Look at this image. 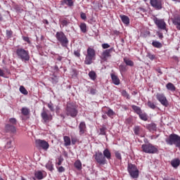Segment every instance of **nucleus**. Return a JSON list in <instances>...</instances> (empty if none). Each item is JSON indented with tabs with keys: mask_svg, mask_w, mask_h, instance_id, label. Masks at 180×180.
Masks as SVG:
<instances>
[{
	"mask_svg": "<svg viewBox=\"0 0 180 180\" xmlns=\"http://www.w3.org/2000/svg\"><path fill=\"white\" fill-rule=\"evenodd\" d=\"M84 64L91 65L96 60V51L92 47H89L85 55Z\"/></svg>",
	"mask_w": 180,
	"mask_h": 180,
	"instance_id": "1",
	"label": "nucleus"
},
{
	"mask_svg": "<svg viewBox=\"0 0 180 180\" xmlns=\"http://www.w3.org/2000/svg\"><path fill=\"white\" fill-rule=\"evenodd\" d=\"M15 53L18 58L22 60V61H25V63L30 60V55L29 54V51L23 48L17 49Z\"/></svg>",
	"mask_w": 180,
	"mask_h": 180,
	"instance_id": "2",
	"label": "nucleus"
},
{
	"mask_svg": "<svg viewBox=\"0 0 180 180\" xmlns=\"http://www.w3.org/2000/svg\"><path fill=\"white\" fill-rule=\"evenodd\" d=\"M141 150L146 154H157L158 153V146L152 143H145L141 146Z\"/></svg>",
	"mask_w": 180,
	"mask_h": 180,
	"instance_id": "3",
	"label": "nucleus"
},
{
	"mask_svg": "<svg viewBox=\"0 0 180 180\" xmlns=\"http://www.w3.org/2000/svg\"><path fill=\"white\" fill-rule=\"evenodd\" d=\"M167 144L169 146H176V147L180 148V136L175 134H172L169 136L168 138L165 139Z\"/></svg>",
	"mask_w": 180,
	"mask_h": 180,
	"instance_id": "4",
	"label": "nucleus"
},
{
	"mask_svg": "<svg viewBox=\"0 0 180 180\" xmlns=\"http://www.w3.org/2000/svg\"><path fill=\"white\" fill-rule=\"evenodd\" d=\"M56 38L59 41L63 47H67L68 46V39L65 36V34L63 32H58L56 34Z\"/></svg>",
	"mask_w": 180,
	"mask_h": 180,
	"instance_id": "5",
	"label": "nucleus"
},
{
	"mask_svg": "<svg viewBox=\"0 0 180 180\" xmlns=\"http://www.w3.org/2000/svg\"><path fill=\"white\" fill-rule=\"evenodd\" d=\"M127 170L131 178H139V169L136 165L129 163Z\"/></svg>",
	"mask_w": 180,
	"mask_h": 180,
	"instance_id": "6",
	"label": "nucleus"
},
{
	"mask_svg": "<svg viewBox=\"0 0 180 180\" xmlns=\"http://www.w3.org/2000/svg\"><path fill=\"white\" fill-rule=\"evenodd\" d=\"M66 112L68 116H71V117H76L77 115H78V110H77V107L71 104H68Z\"/></svg>",
	"mask_w": 180,
	"mask_h": 180,
	"instance_id": "7",
	"label": "nucleus"
},
{
	"mask_svg": "<svg viewBox=\"0 0 180 180\" xmlns=\"http://www.w3.org/2000/svg\"><path fill=\"white\" fill-rule=\"evenodd\" d=\"M96 162L100 165H105L106 164V159L103 156L102 152L98 150L94 155Z\"/></svg>",
	"mask_w": 180,
	"mask_h": 180,
	"instance_id": "8",
	"label": "nucleus"
},
{
	"mask_svg": "<svg viewBox=\"0 0 180 180\" xmlns=\"http://www.w3.org/2000/svg\"><path fill=\"white\" fill-rule=\"evenodd\" d=\"M154 23L161 30H165L167 29V23L164 21V19H160L157 17L153 18Z\"/></svg>",
	"mask_w": 180,
	"mask_h": 180,
	"instance_id": "9",
	"label": "nucleus"
},
{
	"mask_svg": "<svg viewBox=\"0 0 180 180\" xmlns=\"http://www.w3.org/2000/svg\"><path fill=\"white\" fill-rule=\"evenodd\" d=\"M36 145L37 147H38L39 148H41L45 151H47V150H49V148L50 147L49 142L41 139L36 140Z\"/></svg>",
	"mask_w": 180,
	"mask_h": 180,
	"instance_id": "10",
	"label": "nucleus"
},
{
	"mask_svg": "<svg viewBox=\"0 0 180 180\" xmlns=\"http://www.w3.org/2000/svg\"><path fill=\"white\" fill-rule=\"evenodd\" d=\"M150 4L153 8L156 11L162 9V0H149Z\"/></svg>",
	"mask_w": 180,
	"mask_h": 180,
	"instance_id": "11",
	"label": "nucleus"
},
{
	"mask_svg": "<svg viewBox=\"0 0 180 180\" xmlns=\"http://www.w3.org/2000/svg\"><path fill=\"white\" fill-rule=\"evenodd\" d=\"M114 51V48H110V49H106L103 51L101 56V60H103V61H107L109 57H112V55L110 53H112V51Z\"/></svg>",
	"mask_w": 180,
	"mask_h": 180,
	"instance_id": "12",
	"label": "nucleus"
},
{
	"mask_svg": "<svg viewBox=\"0 0 180 180\" xmlns=\"http://www.w3.org/2000/svg\"><path fill=\"white\" fill-rule=\"evenodd\" d=\"M156 98L163 106H168V100L163 94H157Z\"/></svg>",
	"mask_w": 180,
	"mask_h": 180,
	"instance_id": "13",
	"label": "nucleus"
},
{
	"mask_svg": "<svg viewBox=\"0 0 180 180\" xmlns=\"http://www.w3.org/2000/svg\"><path fill=\"white\" fill-rule=\"evenodd\" d=\"M41 116L45 123L50 122V120L53 119V116L51 114H48L47 112L44 110L41 112Z\"/></svg>",
	"mask_w": 180,
	"mask_h": 180,
	"instance_id": "14",
	"label": "nucleus"
},
{
	"mask_svg": "<svg viewBox=\"0 0 180 180\" xmlns=\"http://www.w3.org/2000/svg\"><path fill=\"white\" fill-rule=\"evenodd\" d=\"M5 131L6 133H15L16 131V128L13 125L6 124L5 126Z\"/></svg>",
	"mask_w": 180,
	"mask_h": 180,
	"instance_id": "15",
	"label": "nucleus"
},
{
	"mask_svg": "<svg viewBox=\"0 0 180 180\" xmlns=\"http://www.w3.org/2000/svg\"><path fill=\"white\" fill-rule=\"evenodd\" d=\"M79 134L82 135L85 131H86V125L85 124V122H80L79 125Z\"/></svg>",
	"mask_w": 180,
	"mask_h": 180,
	"instance_id": "16",
	"label": "nucleus"
},
{
	"mask_svg": "<svg viewBox=\"0 0 180 180\" xmlns=\"http://www.w3.org/2000/svg\"><path fill=\"white\" fill-rule=\"evenodd\" d=\"M103 155L105 157V160H111L112 159V153L109 149L106 148L103 151Z\"/></svg>",
	"mask_w": 180,
	"mask_h": 180,
	"instance_id": "17",
	"label": "nucleus"
},
{
	"mask_svg": "<svg viewBox=\"0 0 180 180\" xmlns=\"http://www.w3.org/2000/svg\"><path fill=\"white\" fill-rule=\"evenodd\" d=\"M173 24L176 26L177 30H180V16L174 17Z\"/></svg>",
	"mask_w": 180,
	"mask_h": 180,
	"instance_id": "18",
	"label": "nucleus"
},
{
	"mask_svg": "<svg viewBox=\"0 0 180 180\" xmlns=\"http://www.w3.org/2000/svg\"><path fill=\"white\" fill-rule=\"evenodd\" d=\"M111 79L112 81V84L115 85H119V84H120V79H119V77H117L115 74H111Z\"/></svg>",
	"mask_w": 180,
	"mask_h": 180,
	"instance_id": "19",
	"label": "nucleus"
},
{
	"mask_svg": "<svg viewBox=\"0 0 180 180\" xmlns=\"http://www.w3.org/2000/svg\"><path fill=\"white\" fill-rule=\"evenodd\" d=\"M120 17L124 25H129L130 23V18H129L127 15H121Z\"/></svg>",
	"mask_w": 180,
	"mask_h": 180,
	"instance_id": "20",
	"label": "nucleus"
},
{
	"mask_svg": "<svg viewBox=\"0 0 180 180\" xmlns=\"http://www.w3.org/2000/svg\"><path fill=\"white\" fill-rule=\"evenodd\" d=\"M166 88L168 91H171V92H175V91H176V87H175V85L171 82L166 84Z\"/></svg>",
	"mask_w": 180,
	"mask_h": 180,
	"instance_id": "21",
	"label": "nucleus"
},
{
	"mask_svg": "<svg viewBox=\"0 0 180 180\" xmlns=\"http://www.w3.org/2000/svg\"><path fill=\"white\" fill-rule=\"evenodd\" d=\"M64 146L65 147H68V146H71V139L70 136H63Z\"/></svg>",
	"mask_w": 180,
	"mask_h": 180,
	"instance_id": "22",
	"label": "nucleus"
},
{
	"mask_svg": "<svg viewBox=\"0 0 180 180\" xmlns=\"http://www.w3.org/2000/svg\"><path fill=\"white\" fill-rule=\"evenodd\" d=\"M171 165H172V167H173L174 168H178V167H179V165H180L179 159H174L172 160Z\"/></svg>",
	"mask_w": 180,
	"mask_h": 180,
	"instance_id": "23",
	"label": "nucleus"
},
{
	"mask_svg": "<svg viewBox=\"0 0 180 180\" xmlns=\"http://www.w3.org/2000/svg\"><path fill=\"white\" fill-rule=\"evenodd\" d=\"M124 63H125L126 65H129V67L134 66V62L127 58H124Z\"/></svg>",
	"mask_w": 180,
	"mask_h": 180,
	"instance_id": "24",
	"label": "nucleus"
},
{
	"mask_svg": "<svg viewBox=\"0 0 180 180\" xmlns=\"http://www.w3.org/2000/svg\"><path fill=\"white\" fill-rule=\"evenodd\" d=\"M34 176L37 179H43L44 176H43V172L41 171H37L34 172Z\"/></svg>",
	"mask_w": 180,
	"mask_h": 180,
	"instance_id": "25",
	"label": "nucleus"
},
{
	"mask_svg": "<svg viewBox=\"0 0 180 180\" xmlns=\"http://www.w3.org/2000/svg\"><path fill=\"white\" fill-rule=\"evenodd\" d=\"M75 168H77V169H78L79 171H80V169H82V163L81 162V160H77L75 162Z\"/></svg>",
	"mask_w": 180,
	"mask_h": 180,
	"instance_id": "26",
	"label": "nucleus"
},
{
	"mask_svg": "<svg viewBox=\"0 0 180 180\" xmlns=\"http://www.w3.org/2000/svg\"><path fill=\"white\" fill-rule=\"evenodd\" d=\"M139 116L140 119L141 120H143L144 122H147V120H148V118L147 117V114L143 112V111L139 115Z\"/></svg>",
	"mask_w": 180,
	"mask_h": 180,
	"instance_id": "27",
	"label": "nucleus"
},
{
	"mask_svg": "<svg viewBox=\"0 0 180 180\" xmlns=\"http://www.w3.org/2000/svg\"><path fill=\"white\" fill-rule=\"evenodd\" d=\"M152 45L153 46V47H155L156 49H161V47H162V44L157 41H153L152 42Z\"/></svg>",
	"mask_w": 180,
	"mask_h": 180,
	"instance_id": "28",
	"label": "nucleus"
},
{
	"mask_svg": "<svg viewBox=\"0 0 180 180\" xmlns=\"http://www.w3.org/2000/svg\"><path fill=\"white\" fill-rule=\"evenodd\" d=\"M89 77L92 79V81H95V79H96V72H95V71L89 72Z\"/></svg>",
	"mask_w": 180,
	"mask_h": 180,
	"instance_id": "29",
	"label": "nucleus"
},
{
	"mask_svg": "<svg viewBox=\"0 0 180 180\" xmlns=\"http://www.w3.org/2000/svg\"><path fill=\"white\" fill-rule=\"evenodd\" d=\"M132 109L134 110L135 113L137 115H139L143 111H141V108L137 105H132Z\"/></svg>",
	"mask_w": 180,
	"mask_h": 180,
	"instance_id": "30",
	"label": "nucleus"
},
{
	"mask_svg": "<svg viewBox=\"0 0 180 180\" xmlns=\"http://www.w3.org/2000/svg\"><path fill=\"white\" fill-rule=\"evenodd\" d=\"M141 131V128H140V127L139 126L134 127V134H136V136H139Z\"/></svg>",
	"mask_w": 180,
	"mask_h": 180,
	"instance_id": "31",
	"label": "nucleus"
},
{
	"mask_svg": "<svg viewBox=\"0 0 180 180\" xmlns=\"http://www.w3.org/2000/svg\"><path fill=\"white\" fill-rule=\"evenodd\" d=\"M79 27L82 33H86V24H85L84 22L81 23Z\"/></svg>",
	"mask_w": 180,
	"mask_h": 180,
	"instance_id": "32",
	"label": "nucleus"
},
{
	"mask_svg": "<svg viewBox=\"0 0 180 180\" xmlns=\"http://www.w3.org/2000/svg\"><path fill=\"white\" fill-rule=\"evenodd\" d=\"M63 2L68 6H74V1L73 0H63Z\"/></svg>",
	"mask_w": 180,
	"mask_h": 180,
	"instance_id": "33",
	"label": "nucleus"
},
{
	"mask_svg": "<svg viewBox=\"0 0 180 180\" xmlns=\"http://www.w3.org/2000/svg\"><path fill=\"white\" fill-rule=\"evenodd\" d=\"M21 113L24 116H27V115H29V113H30L29 109L27 108H22L21 109Z\"/></svg>",
	"mask_w": 180,
	"mask_h": 180,
	"instance_id": "34",
	"label": "nucleus"
},
{
	"mask_svg": "<svg viewBox=\"0 0 180 180\" xmlns=\"http://www.w3.org/2000/svg\"><path fill=\"white\" fill-rule=\"evenodd\" d=\"M150 131H155L157 130V125L155 124H150L148 125Z\"/></svg>",
	"mask_w": 180,
	"mask_h": 180,
	"instance_id": "35",
	"label": "nucleus"
},
{
	"mask_svg": "<svg viewBox=\"0 0 180 180\" xmlns=\"http://www.w3.org/2000/svg\"><path fill=\"white\" fill-rule=\"evenodd\" d=\"M20 92H21V94H22L23 95H27V94H29L27 90H26V89L23 86H20Z\"/></svg>",
	"mask_w": 180,
	"mask_h": 180,
	"instance_id": "36",
	"label": "nucleus"
},
{
	"mask_svg": "<svg viewBox=\"0 0 180 180\" xmlns=\"http://www.w3.org/2000/svg\"><path fill=\"white\" fill-rule=\"evenodd\" d=\"M46 167L47 168V169H49V171H53L54 169V167L53 165V163H51V162H49L46 165Z\"/></svg>",
	"mask_w": 180,
	"mask_h": 180,
	"instance_id": "37",
	"label": "nucleus"
},
{
	"mask_svg": "<svg viewBox=\"0 0 180 180\" xmlns=\"http://www.w3.org/2000/svg\"><path fill=\"white\" fill-rule=\"evenodd\" d=\"M148 106L150 109H155V108H157V105H155V104H154V103L151 102V101H148Z\"/></svg>",
	"mask_w": 180,
	"mask_h": 180,
	"instance_id": "38",
	"label": "nucleus"
},
{
	"mask_svg": "<svg viewBox=\"0 0 180 180\" xmlns=\"http://www.w3.org/2000/svg\"><path fill=\"white\" fill-rule=\"evenodd\" d=\"M120 72H126L127 71V68H126V65H120L119 66Z\"/></svg>",
	"mask_w": 180,
	"mask_h": 180,
	"instance_id": "39",
	"label": "nucleus"
},
{
	"mask_svg": "<svg viewBox=\"0 0 180 180\" xmlns=\"http://www.w3.org/2000/svg\"><path fill=\"white\" fill-rule=\"evenodd\" d=\"M115 155L117 160H120V161H122V154L120 153V152L115 151Z\"/></svg>",
	"mask_w": 180,
	"mask_h": 180,
	"instance_id": "40",
	"label": "nucleus"
},
{
	"mask_svg": "<svg viewBox=\"0 0 180 180\" xmlns=\"http://www.w3.org/2000/svg\"><path fill=\"white\" fill-rule=\"evenodd\" d=\"M6 150H9V148H12V141H7L5 146Z\"/></svg>",
	"mask_w": 180,
	"mask_h": 180,
	"instance_id": "41",
	"label": "nucleus"
},
{
	"mask_svg": "<svg viewBox=\"0 0 180 180\" xmlns=\"http://www.w3.org/2000/svg\"><path fill=\"white\" fill-rule=\"evenodd\" d=\"M106 115L109 116V117H112V116H115V112L112 111V109L109 108Z\"/></svg>",
	"mask_w": 180,
	"mask_h": 180,
	"instance_id": "42",
	"label": "nucleus"
},
{
	"mask_svg": "<svg viewBox=\"0 0 180 180\" xmlns=\"http://www.w3.org/2000/svg\"><path fill=\"white\" fill-rule=\"evenodd\" d=\"M61 25L64 27V26H68V25H70V21L67 20H62L60 21Z\"/></svg>",
	"mask_w": 180,
	"mask_h": 180,
	"instance_id": "43",
	"label": "nucleus"
},
{
	"mask_svg": "<svg viewBox=\"0 0 180 180\" xmlns=\"http://www.w3.org/2000/svg\"><path fill=\"white\" fill-rule=\"evenodd\" d=\"M12 34H13V32L12 30H6V37L7 39H11L12 37Z\"/></svg>",
	"mask_w": 180,
	"mask_h": 180,
	"instance_id": "44",
	"label": "nucleus"
},
{
	"mask_svg": "<svg viewBox=\"0 0 180 180\" xmlns=\"http://www.w3.org/2000/svg\"><path fill=\"white\" fill-rule=\"evenodd\" d=\"M100 134L105 136L106 134V127H103L100 129Z\"/></svg>",
	"mask_w": 180,
	"mask_h": 180,
	"instance_id": "45",
	"label": "nucleus"
},
{
	"mask_svg": "<svg viewBox=\"0 0 180 180\" xmlns=\"http://www.w3.org/2000/svg\"><path fill=\"white\" fill-rule=\"evenodd\" d=\"M56 168L58 169V172L61 173V172H65V168H64V167L63 166H56Z\"/></svg>",
	"mask_w": 180,
	"mask_h": 180,
	"instance_id": "46",
	"label": "nucleus"
},
{
	"mask_svg": "<svg viewBox=\"0 0 180 180\" xmlns=\"http://www.w3.org/2000/svg\"><path fill=\"white\" fill-rule=\"evenodd\" d=\"M71 141L73 146H75V144H77V142L78 141V139H77L76 136H71Z\"/></svg>",
	"mask_w": 180,
	"mask_h": 180,
	"instance_id": "47",
	"label": "nucleus"
},
{
	"mask_svg": "<svg viewBox=\"0 0 180 180\" xmlns=\"http://www.w3.org/2000/svg\"><path fill=\"white\" fill-rule=\"evenodd\" d=\"M8 122H9V123H11V124H13V126L16 124V123H18V121L16 120L15 118H10Z\"/></svg>",
	"mask_w": 180,
	"mask_h": 180,
	"instance_id": "48",
	"label": "nucleus"
},
{
	"mask_svg": "<svg viewBox=\"0 0 180 180\" xmlns=\"http://www.w3.org/2000/svg\"><path fill=\"white\" fill-rule=\"evenodd\" d=\"M122 96H124L127 99H129V94H127V91H126V90L122 91Z\"/></svg>",
	"mask_w": 180,
	"mask_h": 180,
	"instance_id": "49",
	"label": "nucleus"
},
{
	"mask_svg": "<svg viewBox=\"0 0 180 180\" xmlns=\"http://www.w3.org/2000/svg\"><path fill=\"white\" fill-rule=\"evenodd\" d=\"M48 108L50 109L51 112H54V107L53 106V103H49Z\"/></svg>",
	"mask_w": 180,
	"mask_h": 180,
	"instance_id": "50",
	"label": "nucleus"
},
{
	"mask_svg": "<svg viewBox=\"0 0 180 180\" xmlns=\"http://www.w3.org/2000/svg\"><path fill=\"white\" fill-rule=\"evenodd\" d=\"M80 18H81L83 20H86V14H85L84 13H81V14H80Z\"/></svg>",
	"mask_w": 180,
	"mask_h": 180,
	"instance_id": "51",
	"label": "nucleus"
},
{
	"mask_svg": "<svg viewBox=\"0 0 180 180\" xmlns=\"http://www.w3.org/2000/svg\"><path fill=\"white\" fill-rule=\"evenodd\" d=\"M74 54L75 57H81V53L79 50L75 51Z\"/></svg>",
	"mask_w": 180,
	"mask_h": 180,
	"instance_id": "52",
	"label": "nucleus"
},
{
	"mask_svg": "<svg viewBox=\"0 0 180 180\" xmlns=\"http://www.w3.org/2000/svg\"><path fill=\"white\" fill-rule=\"evenodd\" d=\"M101 46L102 48L104 49H109V47H110V45H109V44H103Z\"/></svg>",
	"mask_w": 180,
	"mask_h": 180,
	"instance_id": "53",
	"label": "nucleus"
},
{
	"mask_svg": "<svg viewBox=\"0 0 180 180\" xmlns=\"http://www.w3.org/2000/svg\"><path fill=\"white\" fill-rule=\"evenodd\" d=\"M148 57L151 60H154V58H155V56L154 55H153V54H150V53L148 54Z\"/></svg>",
	"mask_w": 180,
	"mask_h": 180,
	"instance_id": "54",
	"label": "nucleus"
},
{
	"mask_svg": "<svg viewBox=\"0 0 180 180\" xmlns=\"http://www.w3.org/2000/svg\"><path fill=\"white\" fill-rule=\"evenodd\" d=\"M22 39L24 41H27V43H30V39H29V37H23Z\"/></svg>",
	"mask_w": 180,
	"mask_h": 180,
	"instance_id": "55",
	"label": "nucleus"
},
{
	"mask_svg": "<svg viewBox=\"0 0 180 180\" xmlns=\"http://www.w3.org/2000/svg\"><path fill=\"white\" fill-rule=\"evenodd\" d=\"M90 94H91V95H95V94H96V90H95L94 89H91L90 91Z\"/></svg>",
	"mask_w": 180,
	"mask_h": 180,
	"instance_id": "56",
	"label": "nucleus"
},
{
	"mask_svg": "<svg viewBox=\"0 0 180 180\" xmlns=\"http://www.w3.org/2000/svg\"><path fill=\"white\" fill-rule=\"evenodd\" d=\"M63 162V160L62 159H59L58 160V162L56 163V165H61V163Z\"/></svg>",
	"mask_w": 180,
	"mask_h": 180,
	"instance_id": "57",
	"label": "nucleus"
},
{
	"mask_svg": "<svg viewBox=\"0 0 180 180\" xmlns=\"http://www.w3.org/2000/svg\"><path fill=\"white\" fill-rule=\"evenodd\" d=\"M56 60L58 61H61V60H63V58H62V56H58V57L56 58Z\"/></svg>",
	"mask_w": 180,
	"mask_h": 180,
	"instance_id": "58",
	"label": "nucleus"
},
{
	"mask_svg": "<svg viewBox=\"0 0 180 180\" xmlns=\"http://www.w3.org/2000/svg\"><path fill=\"white\" fill-rule=\"evenodd\" d=\"M0 77H4V71L0 69Z\"/></svg>",
	"mask_w": 180,
	"mask_h": 180,
	"instance_id": "59",
	"label": "nucleus"
},
{
	"mask_svg": "<svg viewBox=\"0 0 180 180\" xmlns=\"http://www.w3.org/2000/svg\"><path fill=\"white\" fill-rule=\"evenodd\" d=\"M4 20V17H2V14L0 13V22H2Z\"/></svg>",
	"mask_w": 180,
	"mask_h": 180,
	"instance_id": "60",
	"label": "nucleus"
},
{
	"mask_svg": "<svg viewBox=\"0 0 180 180\" xmlns=\"http://www.w3.org/2000/svg\"><path fill=\"white\" fill-rule=\"evenodd\" d=\"M44 23H46V25H49V21L47 20H44Z\"/></svg>",
	"mask_w": 180,
	"mask_h": 180,
	"instance_id": "61",
	"label": "nucleus"
},
{
	"mask_svg": "<svg viewBox=\"0 0 180 180\" xmlns=\"http://www.w3.org/2000/svg\"><path fill=\"white\" fill-rule=\"evenodd\" d=\"M163 180H175V179H174V178L164 179Z\"/></svg>",
	"mask_w": 180,
	"mask_h": 180,
	"instance_id": "62",
	"label": "nucleus"
},
{
	"mask_svg": "<svg viewBox=\"0 0 180 180\" xmlns=\"http://www.w3.org/2000/svg\"><path fill=\"white\" fill-rule=\"evenodd\" d=\"M158 72H159V74H162V72H161V70H160V69H158Z\"/></svg>",
	"mask_w": 180,
	"mask_h": 180,
	"instance_id": "63",
	"label": "nucleus"
},
{
	"mask_svg": "<svg viewBox=\"0 0 180 180\" xmlns=\"http://www.w3.org/2000/svg\"><path fill=\"white\" fill-rule=\"evenodd\" d=\"M141 9V11H142V12H146V9H144V8H140Z\"/></svg>",
	"mask_w": 180,
	"mask_h": 180,
	"instance_id": "64",
	"label": "nucleus"
}]
</instances>
